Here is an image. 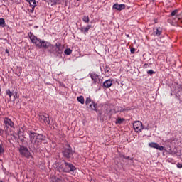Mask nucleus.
<instances>
[{
    "mask_svg": "<svg viewBox=\"0 0 182 182\" xmlns=\"http://www.w3.org/2000/svg\"><path fill=\"white\" fill-rule=\"evenodd\" d=\"M28 36L32 43H34V45H36V46H37V48H39L40 49L42 48L43 49H48V48H50L51 46L53 47V46H52L50 43L38 39L36 36H35L31 33H30Z\"/></svg>",
    "mask_w": 182,
    "mask_h": 182,
    "instance_id": "obj_1",
    "label": "nucleus"
},
{
    "mask_svg": "<svg viewBox=\"0 0 182 182\" xmlns=\"http://www.w3.org/2000/svg\"><path fill=\"white\" fill-rule=\"evenodd\" d=\"M30 141L31 144H35L38 146L42 142V140L45 139V136L41 134L35 133L33 132L29 131L28 132Z\"/></svg>",
    "mask_w": 182,
    "mask_h": 182,
    "instance_id": "obj_2",
    "label": "nucleus"
},
{
    "mask_svg": "<svg viewBox=\"0 0 182 182\" xmlns=\"http://www.w3.org/2000/svg\"><path fill=\"white\" fill-rule=\"evenodd\" d=\"M58 170L59 171H63L64 173H70V171H75L76 167L70 163L62 161L58 165Z\"/></svg>",
    "mask_w": 182,
    "mask_h": 182,
    "instance_id": "obj_3",
    "label": "nucleus"
},
{
    "mask_svg": "<svg viewBox=\"0 0 182 182\" xmlns=\"http://www.w3.org/2000/svg\"><path fill=\"white\" fill-rule=\"evenodd\" d=\"M19 151L21 156H23L27 159L32 157V155H31V152L29 151V149H28L26 146H20Z\"/></svg>",
    "mask_w": 182,
    "mask_h": 182,
    "instance_id": "obj_4",
    "label": "nucleus"
},
{
    "mask_svg": "<svg viewBox=\"0 0 182 182\" xmlns=\"http://www.w3.org/2000/svg\"><path fill=\"white\" fill-rule=\"evenodd\" d=\"M85 105H86L87 109H90V110H94V111L97 110V107H96L97 105L95 103V102H93V100H92V99H90V97H87L86 99Z\"/></svg>",
    "mask_w": 182,
    "mask_h": 182,
    "instance_id": "obj_5",
    "label": "nucleus"
},
{
    "mask_svg": "<svg viewBox=\"0 0 182 182\" xmlns=\"http://www.w3.org/2000/svg\"><path fill=\"white\" fill-rule=\"evenodd\" d=\"M63 154L64 157H66L67 159H70V157L73 156V151H72L70 146L66 145V147L63 151Z\"/></svg>",
    "mask_w": 182,
    "mask_h": 182,
    "instance_id": "obj_6",
    "label": "nucleus"
},
{
    "mask_svg": "<svg viewBox=\"0 0 182 182\" xmlns=\"http://www.w3.org/2000/svg\"><path fill=\"white\" fill-rule=\"evenodd\" d=\"M39 120L41 122V123H44V124H50V119L49 118V114H48L39 115Z\"/></svg>",
    "mask_w": 182,
    "mask_h": 182,
    "instance_id": "obj_7",
    "label": "nucleus"
},
{
    "mask_svg": "<svg viewBox=\"0 0 182 182\" xmlns=\"http://www.w3.org/2000/svg\"><path fill=\"white\" fill-rule=\"evenodd\" d=\"M133 126L135 132H141L143 129V124L140 121L134 122Z\"/></svg>",
    "mask_w": 182,
    "mask_h": 182,
    "instance_id": "obj_8",
    "label": "nucleus"
},
{
    "mask_svg": "<svg viewBox=\"0 0 182 182\" xmlns=\"http://www.w3.org/2000/svg\"><path fill=\"white\" fill-rule=\"evenodd\" d=\"M149 146L151 149H156V150H159L160 151H163V150H164V146H161L159 145V144H157L156 142H150L149 144Z\"/></svg>",
    "mask_w": 182,
    "mask_h": 182,
    "instance_id": "obj_9",
    "label": "nucleus"
},
{
    "mask_svg": "<svg viewBox=\"0 0 182 182\" xmlns=\"http://www.w3.org/2000/svg\"><path fill=\"white\" fill-rule=\"evenodd\" d=\"M63 49H64V47L60 43H57L55 44V52L58 55H62V53H63Z\"/></svg>",
    "mask_w": 182,
    "mask_h": 182,
    "instance_id": "obj_10",
    "label": "nucleus"
},
{
    "mask_svg": "<svg viewBox=\"0 0 182 182\" xmlns=\"http://www.w3.org/2000/svg\"><path fill=\"white\" fill-rule=\"evenodd\" d=\"M4 123L7 127H14V122L8 117L4 118Z\"/></svg>",
    "mask_w": 182,
    "mask_h": 182,
    "instance_id": "obj_11",
    "label": "nucleus"
},
{
    "mask_svg": "<svg viewBox=\"0 0 182 182\" xmlns=\"http://www.w3.org/2000/svg\"><path fill=\"white\" fill-rule=\"evenodd\" d=\"M113 8L114 9H117V11H123V9H126V5L124 4H114L113 5Z\"/></svg>",
    "mask_w": 182,
    "mask_h": 182,
    "instance_id": "obj_12",
    "label": "nucleus"
},
{
    "mask_svg": "<svg viewBox=\"0 0 182 182\" xmlns=\"http://www.w3.org/2000/svg\"><path fill=\"white\" fill-rule=\"evenodd\" d=\"M163 32V29L160 27L157 28L154 32V36H160Z\"/></svg>",
    "mask_w": 182,
    "mask_h": 182,
    "instance_id": "obj_13",
    "label": "nucleus"
},
{
    "mask_svg": "<svg viewBox=\"0 0 182 182\" xmlns=\"http://www.w3.org/2000/svg\"><path fill=\"white\" fill-rule=\"evenodd\" d=\"M112 85H113V81H112L111 80H107L105 81L103 83L104 87H107V89L110 87V86H112Z\"/></svg>",
    "mask_w": 182,
    "mask_h": 182,
    "instance_id": "obj_14",
    "label": "nucleus"
},
{
    "mask_svg": "<svg viewBox=\"0 0 182 182\" xmlns=\"http://www.w3.org/2000/svg\"><path fill=\"white\" fill-rule=\"evenodd\" d=\"M90 28H92V26L88 25L86 27H82L81 28V32H82V33H87V32H89V29H90Z\"/></svg>",
    "mask_w": 182,
    "mask_h": 182,
    "instance_id": "obj_15",
    "label": "nucleus"
},
{
    "mask_svg": "<svg viewBox=\"0 0 182 182\" xmlns=\"http://www.w3.org/2000/svg\"><path fill=\"white\" fill-rule=\"evenodd\" d=\"M77 100L81 103V105H85V97H83V96L80 95V97H77Z\"/></svg>",
    "mask_w": 182,
    "mask_h": 182,
    "instance_id": "obj_16",
    "label": "nucleus"
},
{
    "mask_svg": "<svg viewBox=\"0 0 182 182\" xmlns=\"http://www.w3.org/2000/svg\"><path fill=\"white\" fill-rule=\"evenodd\" d=\"M27 2H28L31 5V6H33V8H35V6H36V0H27Z\"/></svg>",
    "mask_w": 182,
    "mask_h": 182,
    "instance_id": "obj_17",
    "label": "nucleus"
},
{
    "mask_svg": "<svg viewBox=\"0 0 182 182\" xmlns=\"http://www.w3.org/2000/svg\"><path fill=\"white\" fill-rule=\"evenodd\" d=\"M90 77L92 80L95 82L97 79V75L96 74H90Z\"/></svg>",
    "mask_w": 182,
    "mask_h": 182,
    "instance_id": "obj_18",
    "label": "nucleus"
},
{
    "mask_svg": "<svg viewBox=\"0 0 182 182\" xmlns=\"http://www.w3.org/2000/svg\"><path fill=\"white\" fill-rule=\"evenodd\" d=\"M124 122V118H118L116 121V123H118V124H122Z\"/></svg>",
    "mask_w": 182,
    "mask_h": 182,
    "instance_id": "obj_19",
    "label": "nucleus"
},
{
    "mask_svg": "<svg viewBox=\"0 0 182 182\" xmlns=\"http://www.w3.org/2000/svg\"><path fill=\"white\" fill-rule=\"evenodd\" d=\"M64 53L65 55H72V50L70 48H67L65 51Z\"/></svg>",
    "mask_w": 182,
    "mask_h": 182,
    "instance_id": "obj_20",
    "label": "nucleus"
},
{
    "mask_svg": "<svg viewBox=\"0 0 182 182\" xmlns=\"http://www.w3.org/2000/svg\"><path fill=\"white\" fill-rule=\"evenodd\" d=\"M82 21L83 22H85V23H89V21H90L89 16H84L82 18Z\"/></svg>",
    "mask_w": 182,
    "mask_h": 182,
    "instance_id": "obj_21",
    "label": "nucleus"
},
{
    "mask_svg": "<svg viewBox=\"0 0 182 182\" xmlns=\"http://www.w3.org/2000/svg\"><path fill=\"white\" fill-rule=\"evenodd\" d=\"M0 26H2L3 28L5 26V19L0 18Z\"/></svg>",
    "mask_w": 182,
    "mask_h": 182,
    "instance_id": "obj_22",
    "label": "nucleus"
},
{
    "mask_svg": "<svg viewBox=\"0 0 182 182\" xmlns=\"http://www.w3.org/2000/svg\"><path fill=\"white\" fill-rule=\"evenodd\" d=\"M122 159H126L127 160H133V158H130V156H126L124 155L121 156Z\"/></svg>",
    "mask_w": 182,
    "mask_h": 182,
    "instance_id": "obj_23",
    "label": "nucleus"
},
{
    "mask_svg": "<svg viewBox=\"0 0 182 182\" xmlns=\"http://www.w3.org/2000/svg\"><path fill=\"white\" fill-rule=\"evenodd\" d=\"M6 95H8V96H9V97H11L12 96V92H11V90H8L6 91Z\"/></svg>",
    "mask_w": 182,
    "mask_h": 182,
    "instance_id": "obj_24",
    "label": "nucleus"
},
{
    "mask_svg": "<svg viewBox=\"0 0 182 182\" xmlns=\"http://www.w3.org/2000/svg\"><path fill=\"white\" fill-rule=\"evenodd\" d=\"M147 73L149 75H153V73H154V71H153V70H148Z\"/></svg>",
    "mask_w": 182,
    "mask_h": 182,
    "instance_id": "obj_25",
    "label": "nucleus"
},
{
    "mask_svg": "<svg viewBox=\"0 0 182 182\" xmlns=\"http://www.w3.org/2000/svg\"><path fill=\"white\" fill-rule=\"evenodd\" d=\"M177 167H178V168H182V164L181 163H178L177 164Z\"/></svg>",
    "mask_w": 182,
    "mask_h": 182,
    "instance_id": "obj_26",
    "label": "nucleus"
},
{
    "mask_svg": "<svg viewBox=\"0 0 182 182\" xmlns=\"http://www.w3.org/2000/svg\"><path fill=\"white\" fill-rule=\"evenodd\" d=\"M54 4H60V0H55Z\"/></svg>",
    "mask_w": 182,
    "mask_h": 182,
    "instance_id": "obj_27",
    "label": "nucleus"
},
{
    "mask_svg": "<svg viewBox=\"0 0 182 182\" xmlns=\"http://www.w3.org/2000/svg\"><path fill=\"white\" fill-rule=\"evenodd\" d=\"M131 53H134V52L136 51V50L134 48H131Z\"/></svg>",
    "mask_w": 182,
    "mask_h": 182,
    "instance_id": "obj_28",
    "label": "nucleus"
},
{
    "mask_svg": "<svg viewBox=\"0 0 182 182\" xmlns=\"http://www.w3.org/2000/svg\"><path fill=\"white\" fill-rule=\"evenodd\" d=\"M33 11H35V7H33V6H31V12H33Z\"/></svg>",
    "mask_w": 182,
    "mask_h": 182,
    "instance_id": "obj_29",
    "label": "nucleus"
},
{
    "mask_svg": "<svg viewBox=\"0 0 182 182\" xmlns=\"http://www.w3.org/2000/svg\"><path fill=\"white\" fill-rule=\"evenodd\" d=\"M14 99H17L18 98V94L16 92L15 95L14 96Z\"/></svg>",
    "mask_w": 182,
    "mask_h": 182,
    "instance_id": "obj_30",
    "label": "nucleus"
},
{
    "mask_svg": "<svg viewBox=\"0 0 182 182\" xmlns=\"http://www.w3.org/2000/svg\"><path fill=\"white\" fill-rule=\"evenodd\" d=\"M0 134H2V130L0 129Z\"/></svg>",
    "mask_w": 182,
    "mask_h": 182,
    "instance_id": "obj_31",
    "label": "nucleus"
},
{
    "mask_svg": "<svg viewBox=\"0 0 182 182\" xmlns=\"http://www.w3.org/2000/svg\"><path fill=\"white\" fill-rule=\"evenodd\" d=\"M20 72H22V70H20Z\"/></svg>",
    "mask_w": 182,
    "mask_h": 182,
    "instance_id": "obj_32",
    "label": "nucleus"
}]
</instances>
